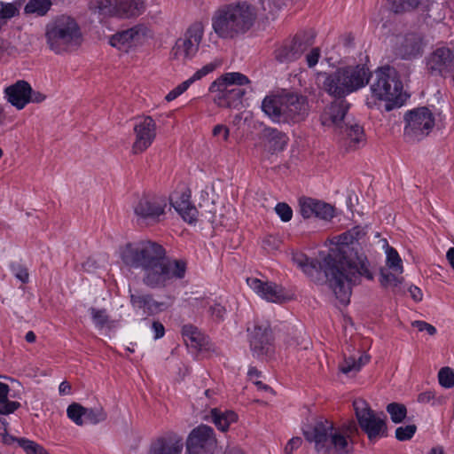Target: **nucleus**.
Listing matches in <instances>:
<instances>
[{
  "label": "nucleus",
  "mask_w": 454,
  "mask_h": 454,
  "mask_svg": "<svg viewBox=\"0 0 454 454\" xmlns=\"http://www.w3.org/2000/svg\"><path fill=\"white\" fill-rule=\"evenodd\" d=\"M366 233L365 227L355 226L331 239L326 245L327 250L319 252L317 262L301 253L293 254L292 260L309 277H313L318 270H323L336 298L347 305L351 286L358 277L372 278L366 257L358 251V247L365 241Z\"/></svg>",
  "instance_id": "f257e3e1"
},
{
  "label": "nucleus",
  "mask_w": 454,
  "mask_h": 454,
  "mask_svg": "<svg viewBox=\"0 0 454 454\" xmlns=\"http://www.w3.org/2000/svg\"><path fill=\"white\" fill-rule=\"evenodd\" d=\"M119 254L124 264L142 270L143 280L151 287L166 286L185 276L186 263L167 259L164 248L150 240L128 243Z\"/></svg>",
  "instance_id": "f03ea898"
},
{
  "label": "nucleus",
  "mask_w": 454,
  "mask_h": 454,
  "mask_svg": "<svg viewBox=\"0 0 454 454\" xmlns=\"http://www.w3.org/2000/svg\"><path fill=\"white\" fill-rule=\"evenodd\" d=\"M356 432V426L352 421L336 427L333 422L320 419L304 431V435L314 443L317 454H352L353 436Z\"/></svg>",
  "instance_id": "7ed1b4c3"
},
{
  "label": "nucleus",
  "mask_w": 454,
  "mask_h": 454,
  "mask_svg": "<svg viewBox=\"0 0 454 454\" xmlns=\"http://www.w3.org/2000/svg\"><path fill=\"white\" fill-rule=\"evenodd\" d=\"M256 9L247 2L224 4L211 19L213 31L222 39H234L248 32L255 24Z\"/></svg>",
  "instance_id": "20e7f679"
},
{
  "label": "nucleus",
  "mask_w": 454,
  "mask_h": 454,
  "mask_svg": "<svg viewBox=\"0 0 454 454\" xmlns=\"http://www.w3.org/2000/svg\"><path fill=\"white\" fill-rule=\"evenodd\" d=\"M403 83L395 68L384 67L378 68L370 86V94L366 105L370 108H380L391 111L402 105Z\"/></svg>",
  "instance_id": "39448f33"
},
{
  "label": "nucleus",
  "mask_w": 454,
  "mask_h": 454,
  "mask_svg": "<svg viewBox=\"0 0 454 454\" xmlns=\"http://www.w3.org/2000/svg\"><path fill=\"white\" fill-rule=\"evenodd\" d=\"M262 110L276 123L298 122L308 114V103L304 97L285 90L264 98Z\"/></svg>",
  "instance_id": "423d86ee"
},
{
  "label": "nucleus",
  "mask_w": 454,
  "mask_h": 454,
  "mask_svg": "<svg viewBox=\"0 0 454 454\" xmlns=\"http://www.w3.org/2000/svg\"><path fill=\"white\" fill-rule=\"evenodd\" d=\"M321 76L324 90L332 96L342 98L364 88L369 82L370 71L364 65H356Z\"/></svg>",
  "instance_id": "0eeeda50"
},
{
  "label": "nucleus",
  "mask_w": 454,
  "mask_h": 454,
  "mask_svg": "<svg viewBox=\"0 0 454 454\" xmlns=\"http://www.w3.org/2000/svg\"><path fill=\"white\" fill-rule=\"evenodd\" d=\"M45 40L51 51L63 54L77 49L82 42V35L73 18L60 16L46 25Z\"/></svg>",
  "instance_id": "6e6552de"
},
{
  "label": "nucleus",
  "mask_w": 454,
  "mask_h": 454,
  "mask_svg": "<svg viewBox=\"0 0 454 454\" xmlns=\"http://www.w3.org/2000/svg\"><path fill=\"white\" fill-rule=\"evenodd\" d=\"M249 79L239 72L225 73L216 78L210 85L209 91L214 102L220 107H237L246 94L241 88L249 84Z\"/></svg>",
  "instance_id": "1a4fd4ad"
},
{
  "label": "nucleus",
  "mask_w": 454,
  "mask_h": 454,
  "mask_svg": "<svg viewBox=\"0 0 454 454\" xmlns=\"http://www.w3.org/2000/svg\"><path fill=\"white\" fill-rule=\"evenodd\" d=\"M202 21L192 23L176 40L170 51V58L181 64L193 59L199 52L205 34Z\"/></svg>",
  "instance_id": "9d476101"
},
{
  "label": "nucleus",
  "mask_w": 454,
  "mask_h": 454,
  "mask_svg": "<svg viewBox=\"0 0 454 454\" xmlns=\"http://www.w3.org/2000/svg\"><path fill=\"white\" fill-rule=\"evenodd\" d=\"M353 406L358 425L371 442L387 436V427L383 413L374 411L364 399H356Z\"/></svg>",
  "instance_id": "9b49d317"
},
{
  "label": "nucleus",
  "mask_w": 454,
  "mask_h": 454,
  "mask_svg": "<svg viewBox=\"0 0 454 454\" xmlns=\"http://www.w3.org/2000/svg\"><path fill=\"white\" fill-rule=\"evenodd\" d=\"M404 137L410 141H420L433 130L434 115L427 107H418L404 115Z\"/></svg>",
  "instance_id": "f8f14e48"
},
{
  "label": "nucleus",
  "mask_w": 454,
  "mask_h": 454,
  "mask_svg": "<svg viewBox=\"0 0 454 454\" xmlns=\"http://www.w3.org/2000/svg\"><path fill=\"white\" fill-rule=\"evenodd\" d=\"M386 254V267L380 270V284L386 288H391L395 293L403 292L402 286L403 278V260L398 252L385 240L383 246Z\"/></svg>",
  "instance_id": "ddd939ff"
},
{
  "label": "nucleus",
  "mask_w": 454,
  "mask_h": 454,
  "mask_svg": "<svg viewBox=\"0 0 454 454\" xmlns=\"http://www.w3.org/2000/svg\"><path fill=\"white\" fill-rule=\"evenodd\" d=\"M168 207V200L163 196L143 194L134 206V213L138 221L154 223L161 220Z\"/></svg>",
  "instance_id": "4468645a"
},
{
  "label": "nucleus",
  "mask_w": 454,
  "mask_h": 454,
  "mask_svg": "<svg viewBox=\"0 0 454 454\" xmlns=\"http://www.w3.org/2000/svg\"><path fill=\"white\" fill-rule=\"evenodd\" d=\"M216 443L213 428L200 425L188 434L185 442V454H213Z\"/></svg>",
  "instance_id": "2eb2a0df"
},
{
  "label": "nucleus",
  "mask_w": 454,
  "mask_h": 454,
  "mask_svg": "<svg viewBox=\"0 0 454 454\" xmlns=\"http://www.w3.org/2000/svg\"><path fill=\"white\" fill-rule=\"evenodd\" d=\"M97 8L104 17L131 18L140 15L145 9L139 0H98Z\"/></svg>",
  "instance_id": "dca6fc26"
},
{
  "label": "nucleus",
  "mask_w": 454,
  "mask_h": 454,
  "mask_svg": "<svg viewBox=\"0 0 454 454\" xmlns=\"http://www.w3.org/2000/svg\"><path fill=\"white\" fill-rule=\"evenodd\" d=\"M135 139L131 146L133 154H140L153 143L157 135V125L151 116H143L134 125Z\"/></svg>",
  "instance_id": "f3484780"
},
{
  "label": "nucleus",
  "mask_w": 454,
  "mask_h": 454,
  "mask_svg": "<svg viewBox=\"0 0 454 454\" xmlns=\"http://www.w3.org/2000/svg\"><path fill=\"white\" fill-rule=\"evenodd\" d=\"M250 348L258 358L270 356L274 353L271 331L268 325H256L247 328Z\"/></svg>",
  "instance_id": "a211bd4d"
},
{
  "label": "nucleus",
  "mask_w": 454,
  "mask_h": 454,
  "mask_svg": "<svg viewBox=\"0 0 454 454\" xmlns=\"http://www.w3.org/2000/svg\"><path fill=\"white\" fill-rule=\"evenodd\" d=\"M67 416L79 427L86 424L96 425L106 419V412L101 406L86 408L77 403L68 405Z\"/></svg>",
  "instance_id": "6ab92c4d"
},
{
  "label": "nucleus",
  "mask_w": 454,
  "mask_h": 454,
  "mask_svg": "<svg viewBox=\"0 0 454 454\" xmlns=\"http://www.w3.org/2000/svg\"><path fill=\"white\" fill-rule=\"evenodd\" d=\"M247 286L262 299L280 303L289 299L284 288L273 282L262 281L257 278H247Z\"/></svg>",
  "instance_id": "aec40b11"
},
{
  "label": "nucleus",
  "mask_w": 454,
  "mask_h": 454,
  "mask_svg": "<svg viewBox=\"0 0 454 454\" xmlns=\"http://www.w3.org/2000/svg\"><path fill=\"white\" fill-rule=\"evenodd\" d=\"M184 447L183 438L176 433L168 432L152 440L147 454H183Z\"/></svg>",
  "instance_id": "412c9836"
},
{
  "label": "nucleus",
  "mask_w": 454,
  "mask_h": 454,
  "mask_svg": "<svg viewBox=\"0 0 454 454\" xmlns=\"http://www.w3.org/2000/svg\"><path fill=\"white\" fill-rule=\"evenodd\" d=\"M148 29L144 26H136L118 32L109 38V43L119 50L142 43L148 35Z\"/></svg>",
  "instance_id": "4be33fe9"
},
{
  "label": "nucleus",
  "mask_w": 454,
  "mask_h": 454,
  "mask_svg": "<svg viewBox=\"0 0 454 454\" xmlns=\"http://www.w3.org/2000/svg\"><path fill=\"white\" fill-rule=\"evenodd\" d=\"M427 67L433 74H443L454 70V53L447 47L436 49L427 59Z\"/></svg>",
  "instance_id": "5701e85b"
},
{
  "label": "nucleus",
  "mask_w": 454,
  "mask_h": 454,
  "mask_svg": "<svg viewBox=\"0 0 454 454\" xmlns=\"http://www.w3.org/2000/svg\"><path fill=\"white\" fill-rule=\"evenodd\" d=\"M300 212L304 218L317 217L331 220L334 216V208L330 204L311 198L300 200Z\"/></svg>",
  "instance_id": "b1692460"
},
{
  "label": "nucleus",
  "mask_w": 454,
  "mask_h": 454,
  "mask_svg": "<svg viewBox=\"0 0 454 454\" xmlns=\"http://www.w3.org/2000/svg\"><path fill=\"white\" fill-rule=\"evenodd\" d=\"M170 204L189 224H193L198 220V210L190 201V193L187 192H175L169 197Z\"/></svg>",
  "instance_id": "393cba45"
},
{
  "label": "nucleus",
  "mask_w": 454,
  "mask_h": 454,
  "mask_svg": "<svg viewBox=\"0 0 454 454\" xmlns=\"http://www.w3.org/2000/svg\"><path fill=\"white\" fill-rule=\"evenodd\" d=\"M5 97L17 109H23L30 102L31 86L25 81H18L7 87L4 90Z\"/></svg>",
  "instance_id": "a878e982"
},
{
  "label": "nucleus",
  "mask_w": 454,
  "mask_h": 454,
  "mask_svg": "<svg viewBox=\"0 0 454 454\" xmlns=\"http://www.w3.org/2000/svg\"><path fill=\"white\" fill-rule=\"evenodd\" d=\"M346 102H334L328 106L323 112L320 121L323 126L334 129H342V121L347 114Z\"/></svg>",
  "instance_id": "bb28decb"
},
{
  "label": "nucleus",
  "mask_w": 454,
  "mask_h": 454,
  "mask_svg": "<svg viewBox=\"0 0 454 454\" xmlns=\"http://www.w3.org/2000/svg\"><path fill=\"white\" fill-rule=\"evenodd\" d=\"M130 300L134 309L142 310L143 314H156L167 309L164 302L156 301L151 296L139 293L131 294Z\"/></svg>",
  "instance_id": "cd10ccee"
},
{
  "label": "nucleus",
  "mask_w": 454,
  "mask_h": 454,
  "mask_svg": "<svg viewBox=\"0 0 454 454\" xmlns=\"http://www.w3.org/2000/svg\"><path fill=\"white\" fill-rule=\"evenodd\" d=\"M263 141L264 147L270 152L275 153L286 148L288 137L285 133L276 129L269 128L264 129Z\"/></svg>",
  "instance_id": "c85d7f7f"
},
{
  "label": "nucleus",
  "mask_w": 454,
  "mask_h": 454,
  "mask_svg": "<svg viewBox=\"0 0 454 454\" xmlns=\"http://www.w3.org/2000/svg\"><path fill=\"white\" fill-rule=\"evenodd\" d=\"M182 336L187 345L197 349H202L208 344L207 337L192 325H184L182 328Z\"/></svg>",
  "instance_id": "c756f323"
},
{
  "label": "nucleus",
  "mask_w": 454,
  "mask_h": 454,
  "mask_svg": "<svg viewBox=\"0 0 454 454\" xmlns=\"http://www.w3.org/2000/svg\"><path fill=\"white\" fill-rule=\"evenodd\" d=\"M423 43L417 35L407 36L399 48V55L402 59H411L421 55Z\"/></svg>",
  "instance_id": "7c9ffc66"
},
{
  "label": "nucleus",
  "mask_w": 454,
  "mask_h": 454,
  "mask_svg": "<svg viewBox=\"0 0 454 454\" xmlns=\"http://www.w3.org/2000/svg\"><path fill=\"white\" fill-rule=\"evenodd\" d=\"M213 423L215 427L225 432L229 429L232 423L238 419L237 414L232 411H221L219 409H212L210 411Z\"/></svg>",
  "instance_id": "2f4dec72"
},
{
  "label": "nucleus",
  "mask_w": 454,
  "mask_h": 454,
  "mask_svg": "<svg viewBox=\"0 0 454 454\" xmlns=\"http://www.w3.org/2000/svg\"><path fill=\"white\" fill-rule=\"evenodd\" d=\"M370 360V356L365 353H359L356 356H345L340 365V370L345 374L356 373L361 370Z\"/></svg>",
  "instance_id": "473e14b6"
},
{
  "label": "nucleus",
  "mask_w": 454,
  "mask_h": 454,
  "mask_svg": "<svg viewBox=\"0 0 454 454\" xmlns=\"http://www.w3.org/2000/svg\"><path fill=\"white\" fill-rule=\"evenodd\" d=\"M343 137L345 145L352 149L359 147L364 143V129L358 124L346 125Z\"/></svg>",
  "instance_id": "72a5a7b5"
},
{
  "label": "nucleus",
  "mask_w": 454,
  "mask_h": 454,
  "mask_svg": "<svg viewBox=\"0 0 454 454\" xmlns=\"http://www.w3.org/2000/svg\"><path fill=\"white\" fill-rule=\"evenodd\" d=\"M223 62L219 59H215L212 60L209 63H207L203 67H201L200 69H198L196 72L193 73L192 76H190L187 80H185L189 86H191L192 83H194L197 81L201 80L205 76L208 75L209 74L213 73L215 70H216L218 67L222 66Z\"/></svg>",
  "instance_id": "f704fd0d"
},
{
  "label": "nucleus",
  "mask_w": 454,
  "mask_h": 454,
  "mask_svg": "<svg viewBox=\"0 0 454 454\" xmlns=\"http://www.w3.org/2000/svg\"><path fill=\"white\" fill-rule=\"evenodd\" d=\"M223 62L219 59H215L212 60L209 63H207L203 67H201L200 69H198L196 72L193 73L192 76H190L187 80H185L189 86H191L192 83H194L197 81L201 80L205 76L208 75L209 74L213 73L215 70H216L218 67L222 66Z\"/></svg>",
  "instance_id": "c9c22d12"
},
{
  "label": "nucleus",
  "mask_w": 454,
  "mask_h": 454,
  "mask_svg": "<svg viewBox=\"0 0 454 454\" xmlns=\"http://www.w3.org/2000/svg\"><path fill=\"white\" fill-rule=\"evenodd\" d=\"M223 62L219 59H215L212 60L209 63H207L203 67H201L200 69H198L196 72L193 73L192 76H190L187 80H185L189 86H191L192 83H194L197 81L201 80L205 76L208 75L209 74L213 73L215 70H216L218 67L222 66Z\"/></svg>",
  "instance_id": "e433bc0d"
},
{
  "label": "nucleus",
  "mask_w": 454,
  "mask_h": 454,
  "mask_svg": "<svg viewBox=\"0 0 454 454\" xmlns=\"http://www.w3.org/2000/svg\"><path fill=\"white\" fill-rule=\"evenodd\" d=\"M51 0H30L25 5L24 12L35 16H44L51 9Z\"/></svg>",
  "instance_id": "4c0bfd02"
},
{
  "label": "nucleus",
  "mask_w": 454,
  "mask_h": 454,
  "mask_svg": "<svg viewBox=\"0 0 454 454\" xmlns=\"http://www.w3.org/2000/svg\"><path fill=\"white\" fill-rule=\"evenodd\" d=\"M10 391L9 386L5 383L0 382V413L9 414L16 411L20 407L17 402H10L7 399Z\"/></svg>",
  "instance_id": "58836bf2"
},
{
  "label": "nucleus",
  "mask_w": 454,
  "mask_h": 454,
  "mask_svg": "<svg viewBox=\"0 0 454 454\" xmlns=\"http://www.w3.org/2000/svg\"><path fill=\"white\" fill-rule=\"evenodd\" d=\"M419 4V0H387L386 6L389 11L399 13L414 9Z\"/></svg>",
  "instance_id": "ea45409f"
},
{
  "label": "nucleus",
  "mask_w": 454,
  "mask_h": 454,
  "mask_svg": "<svg viewBox=\"0 0 454 454\" xmlns=\"http://www.w3.org/2000/svg\"><path fill=\"white\" fill-rule=\"evenodd\" d=\"M16 442L26 454H50L43 445L27 438H18Z\"/></svg>",
  "instance_id": "a19ab883"
},
{
  "label": "nucleus",
  "mask_w": 454,
  "mask_h": 454,
  "mask_svg": "<svg viewBox=\"0 0 454 454\" xmlns=\"http://www.w3.org/2000/svg\"><path fill=\"white\" fill-rule=\"evenodd\" d=\"M387 411L389 413L391 420L395 424L401 423L407 414L406 407L397 403H389L387 406Z\"/></svg>",
  "instance_id": "79ce46f5"
},
{
  "label": "nucleus",
  "mask_w": 454,
  "mask_h": 454,
  "mask_svg": "<svg viewBox=\"0 0 454 454\" xmlns=\"http://www.w3.org/2000/svg\"><path fill=\"white\" fill-rule=\"evenodd\" d=\"M90 313L95 326L98 329H103L109 326V317L106 309H98L96 308H90Z\"/></svg>",
  "instance_id": "37998d69"
},
{
  "label": "nucleus",
  "mask_w": 454,
  "mask_h": 454,
  "mask_svg": "<svg viewBox=\"0 0 454 454\" xmlns=\"http://www.w3.org/2000/svg\"><path fill=\"white\" fill-rule=\"evenodd\" d=\"M438 380L442 387L450 388L454 387V372L450 367H443L438 372Z\"/></svg>",
  "instance_id": "c03bdc74"
},
{
  "label": "nucleus",
  "mask_w": 454,
  "mask_h": 454,
  "mask_svg": "<svg viewBox=\"0 0 454 454\" xmlns=\"http://www.w3.org/2000/svg\"><path fill=\"white\" fill-rule=\"evenodd\" d=\"M210 302L211 303L207 305V309L212 319L216 322L223 320L226 313L225 308L215 301L210 300Z\"/></svg>",
  "instance_id": "a18cd8bd"
},
{
  "label": "nucleus",
  "mask_w": 454,
  "mask_h": 454,
  "mask_svg": "<svg viewBox=\"0 0 454 454\" xmlns=\"http://www.w3.org/2000/svg\"><path fill=\"white\" fill-rule=\"evenodd\" d=\"M275 57L278 61L285 63L294 60L297 58V55L293 51V50L289 49V47L283 46L275 51Z\"/></svg>",
  "instance_id": "49530a36"
},
{
  "label": "nucleus",
  "mask_w": 454,
  "mask_h": 454,
  "mask_svg": "<svg viewBox=\"0 0 454 454\" xmlns=\"http://www.w3.org/2000/svg\"><path fill=\"white\" fill-rule=\"evenodd\" d=\"M415 432H416V427L414 425L399 427L395 430V437L399 441H407L414 435Z\"/></svg>",
  "instance_id": "de8ad7c7"
},
{
  "label": "nucleus",
  "mask_w": 454,
  "mask_h": 454,
  "mask_svg": "<svg viewBox=\"0 0 454 454\" xmlns=\"http://www.w3.org/2000/svg\"><path fill=\"white\" fill-rule=\"evenodd\" d=\"M212 135L220 142H228L230 138V129L226 125L217 124L213 128Z\"/></svg>",
  "instance_id": "09e8293b"
},
{
  "label": "nucleus",
  "mask_w": 454,
  "mask_h": 454,
  "mask_svg": "<svg viewBox=\"0 0 454 454\" xmlns=\"http://www.w3.org/2000/svg\"><path fill=\"white\" fill-rule=\"evenodd\" d=\"M18 12V8L14 4L0 2V17L13 18Z\"/></svg>",
  "instance_id": "8fccbe9b"
},
{
  "label": "nucleus",
  "mask_w": 454,
  "mask_h": 454,
  "mask_svg": "<svg viewBox=\"0 0 454 454\" xmlns=\"http://www.w3.org/2000/svg\"><path fill=\"white\" fill-rule=\"evenodd\" d=\"M275 211L283 222H288L292 219V208L286 203L277 204Z\"/></svg>",
  "instance_id": "3c124183"
},
{
  "label": "nucleus",
  "mask_w": 454,
  "mask_h": 454,
  "mask_svg": "<svg viewBox=\"0 0 454 454\" xmlns=\"http://www.w3.org/2000/svg\"><path fill=\"white\" fill-rule=\"evenodd\" d=\"M189 84L186 81H184L179 85H177L176 88H174L172 90H170L165 97V99L168 102H170L174 99H176L177 97L182 95L184 91H186L189 88Z\"/></svg>",
  "instance_id": "603ef678"
},
{
  "label": "nucleus",
  "mask_w": 454,
  "mask_h": 454,
  "mask_svg": "<svg viewBox=\"0 0 454 454\" xmlns=\"http://www.w3.org/2000/svg\"><path fill=\"white\" fill-rule=\"evenodd\" d=\"M188 302L190 306H192L199 312L207 308V305L211 303L210 299L203 297H191L189 298Z\"/></svg>",
  "instance_id": "864d4df0"
},
{
  "label": "nucleus",
  "mask_w": 454,
  "mask_h": 454,
  "mask_svg": "<svg viewBox=\"0 0 454 454\" xmlns=\"http://www.w3.org/2000/svg\"><path fill=\"white\" fill-rule=\"evenodd\" d=\"M411 325L417 328L419 332H427L429 335L436 333V328L425 321H413Z\"/></svg>",
  "instance_id": "5fc2aeb1"
},
{
  "label": "nucleus",
  "mask_w": 454,
  "mask_h": 454,
  "mask_svg": "<svg viewBox=\"0 0 454 454\" xmlns=\"http://www.w3.org/2000/svg\"><path fill=\"white\" fill-rule=\"evenodd\" d=\"M302 440L301 437H293L286 443L284 451L285 454H292L295 450L301 447Z\"/></svg>",
  "instance_id": "6e6d98bb"
},
{
  "label": "nucleus",
  "mask_w": 454,
  "mask_h": 454,
  "mask_svg": "<svg viewBox=\"0 0 454 454\" xmlns=\"http://www.w3.org/2000/svg\"><path fill=\"white\" fill-rule=\"evenodd\" d=\"M12 272L15 277L23 283H26L28 280V273L27 269L22 266L16 265L12 266Z\"/></svg>",
  "instance_id": "4d7b16f0"
},
{
  "label": "nucleus",
  "mask_w": 454,
  "mask_h": 454,
  "mask_svg": "<svg viewBox=\"0 0 454 454\" xmlns=\"http://www.w3.org/2000/svg\"><path fill=\"white\" fill-rule=\"evenodd\" d=\"M319 56H320L319 49H317V48L312 49L306 56L308 66L309 67L316 66L317 63L318 62Z\"/></svg>",
  "instance_id": "13d9d810"
},
{
  "label": "nucleus",
  "mask_w": 454,
  "mask_h": 454,
  "mask_svg": "<svg viewBox=\"0 0 454 454\" xmlns=\"http://www.w3.org/2000/svg\"><path fill=\"white\" fill-rule=\"evenodd\" d=\"M408 293L413 301L419 302L423 299V293L420 288L416 286L410 285L407 288Z\"/></svg>",
  "instance_id": "bf43d9fd"
},
{
  "label": "nucleus",
  "mask_w": 454,
  "mask_h": 454,
  "mask_svg": "<svg viewBox=\"0 0 454 454\" xmlns=\"http://www.w3.org/2000/svg\"><path fill=\"white\" fill-rule=\"evenodd\" d=\"M153 334H154V339L155 340H158V339H160L164 336L165 334V329H164V326L160 322H153L152 324V327H151Z\"/></svg>",
  "instance_id": "052dcab7"
},
{
  "label": "nucleus",
  "mask_w": 454,
  "mask_h": 454,
  "mask_svg": "<svg viewBox=\"0 0 454 454\" xmlns=\"http://www.w3.org/2000/svg\"><path fill=\"white\" fill-rule=\"evenodd\" d=\"M45 98H46V96L44 94H43L42 92H40V91H33L31 90V92H30V102L41 103V102L44 101Z\"/></svg>",
  "instance_id": "680f3d73"
},
{
  "label": "nucleus",
  "mask_w": 454,
  "mask_h": 454,
  "mask_svg": "<svg viewBox=\"0 0 454 454\" xmlns=\"http://www.w3.org/2000/svg\"><path fill=\"white\" fill-rule=\"evenodd\" d=\"M434 397V394L431 391L424 392L419 395L418 401L419 403H428Z\"/></svg>",
  "instance_id": "e2e57ef3"
},
{
  "label": "nucleus",
  "mask_w": 454,
  "mask_h": 454,
  "mask_svg": "<svg viewBox=\"0 0 454 454\" xmlns=\"http://www.w3.org/2000/svg\"><path fill=\"white\" fill-rule=\"evenodd\" d=\"M261 372L254 367H250L247 372L249 380L254 384L255 380H259Z\"/></svg>",
  "instance_id": "0e129e2a"
},
{
  "label": "nucleus",
  "mask_w": 454,
  "mask_h": 454,
  "mask_svg": "<svg viewBox=\"0 0 454 454\" xmlns=\"http://www.w3.org/2000/svg\"><path fill=\"white\" fill-rule=\"evenodd\" d=\"M60 395H69L71 393V386L67 381H62L59 386Z\"/></svg>",
  "instance_id": "69168bd1"
},
{
  "label": "nucleus",
  "mask_w": 454,
  "mask_h": 454,
  "mask_svg": "<svg viewBox=\"0 0 454 454\" xmlns=\"http://www.w3.org/2000/svg\"><path fill=\"white\" fill-rule=\"evenodd\" d=\"M223 454H247V453L239 447L231 446V447H227L225 449Z\"/></svg>",
  "instance_id": "338daca9"
},
{
  "label": "nucleus",
  "mask_w": 454,
  "mask_h": 454,
  "mask_svg": "<svg viewBox=\"0 0 454 454\" xmlns=\"http://www.w3.org/2000/svg\"><path fill=\"white\" fill-rule=\"evenodd\" d=\"M446 259L448 262L450 263V267L454 270V247L449 248V250L446 253Z\"/></svg>",
  "instance_id": "774afa93"
}]
</instances>
